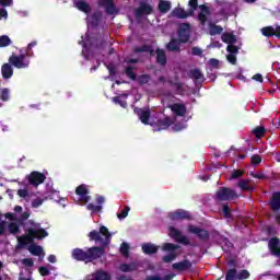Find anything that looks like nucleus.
<instances>
[{
  "label": "nucleus",
  "mask_w": 280,
  "mask_h": 280,
  "mask_svg": "<svg viewBox=\"0 0 280 280\" xmlns=\"http://www.w3.org/2000/svg\"><path fill=\"white\" fill-rule=\"evenodd\" d=\"M135 115H138L141 124H144V126L150 125V117H152V112H150V108L143 109L140 107L133 108Z\"/></svg>",
  "instance_id": "obj_9"
},
{
  "label": "nucleus",
  "mask_w": 280,
  "mask_h": 280,
  "mask_svg": "<svg viewBox=\"0 0 280 280\" xmlns=\"http://www.w3.org/2000/svg\"><path fill=\"white\" fill-rule=\"evenodd\" d=\"M222 213H223V218H225L226 220L233 219V213L231 212V207L229 206V203H224L222 206Z\"/></svg>",
  "instance_id": "obj_36"
},
{
  "label": "nucleus",
  "mask_w": 280,
  "mask_h": 280,
  "mask_svg": "<svg viewBox=\"0 0 280 280\" xmlns=\"http://www.w3.org/2000/svg\"><path fill=\"white\" fill-rule=\"evenodd\" d=\"M1 73H2L3 80H10V78H12V75H14V69H12V66L10 62L2 65Z\"/></svg>",
  "instance_id": "obj_20"
},
{
  "label": "nucleus",
  "mask_w": 280,
  "mask_h": 280,
  "mask_svg": "<svg viewBox=\"0 0 280 280\" xmlns=\"http://www.w3.org/2000/svg\"><path fill=\"white\" fill-rule=\"evenodd\" d=\"M12 45V39L8 35L0 36V47H10Z\"/></svg>",
  "instance_id": "obj_42"
},
{
  "label": "nucleus",
  "mask_w": 280,
  "mask_h": 280,
  "mask_svg": "<svg viewBox=\"0 0 280 280\" xmlns=\"http://www.w3.org/2000/svg\"><path fill=\"white\" fill-rule=\"evenodd\" d=\"M168 231H170V237L175 240V242H177V240L180 237V235H183L180 230H176V228H174V226H170Z\"/></svg>",
  "instance_id": "obj_39"
},
{
  "label": "nucleus",
  "mask_w": 280,
  "mask_h": 280,
  "mask_svg": "<svg viewBox=\"0 0 280 280\" xmlns=\"http://www.w3.org/2000/svg\"><path fill=\"white\" fill-rule=\"evenodd\" d=\"M119 270L121 272H136L139 270V262L121 264Z\"/></svg>",
  "instance_id": "obj_26"
},
{
  "label": "nucleus",
  "mask_w": 280,
  "mask_h": 280,
  "mask_svg": "<svg viewBox=\"0 0 280 280\" xmlns=\"http://www.w3.org/2000/svg\"><path fill=\"white\" fill-rule=\"evenodd\" d=\"M188 5L192 12L198 10V0H189Z\"/></svg>",
  "instance_id": "obj_62"
},
{
  "label": "nucleus",
  "mask_w": 280,
  "mask_h": 280,
  "mask_svg": "<svg viewBox=\"0 0 280 280\" xmlns=\"http://www.w3.org/2000/svg\"><path fill=\"white\" fill-rule=\"evenodd\" d=\"M32 47H36V42H32L27 45L26 47V54H28V56H32Z\"/></svg>",
  "instance_id": "obj_64"
},
{
  "label": "nucleus",
  "mask_w": 280,
  "mask_h": 280,
  "mask_svg": "<svg viewBox=\"0 0 280 280\" xmlns=\"http://www.w3.org/2000/svg\"><path fill=\"white\" fill-rule=\"evenodd\" d=\"M135 54H150V56H154V48L152 46L144 44L142 46H137L133 48Z\"/></svg>",
  "instance_id": "obj_23"
},
{
  "label": "nucleus",
  "mask_w": 280,
  "mask_h": 280,
  "mask_svg": "<svg viewBox=\"0 0 280 280\" xmlns=\"http://www.w3.org/2000/svg\"><path fill=\"white\" fill-rule=\"evenodd\" d=\"M30 52H22L20 55H11L9 57V62L15 69H27L30 67Z\"/></svg>",
  "instance_id": "obj_3"
},
{
  "label": "nucleus",
  "mask_w": 280,
  "mask_h": 280,
  "mask_svg": "<svg viewBox=\"0 0 280 280\" xmlns=\"http://www.w3.org/2000/svg\"><path fill=\"white\" fill-rule=\"evenodd\" d=\"M142 252L144 255H155V253H159V246L152 243H145L142 245Z\"/></svg>",
  "instance_id": "obj_28"
},
{
  "label": "nucleus",
  "mask_w": 280,
  "mask_h": 280,
  "mask_svg": "<svg viewBox=\"0 0 280 280\" xmlns=\"http://www.w3.org/2000/svg\"><path fill=\"white\" fill-rule=\"evenodd\" d=\"M174 121L170 117H165L162 119H158L156 122H152L151 126L153 127L155 132H160V130H167L170 126H172Z\"/></svg>",
  "instance_id": "obj_11"
},
{
  "label": "nucleus",
  "mask_w": 280,
  "mask_h": 280,
  "mask_svg": "<svg viewBox=\"0 0 280 280\" xmlns=\"http://www.w3.org/2000/svg\"><path fill=\"white\" fill-rule=\"evenodd\" d=\"M224 32V28L220 25H217L213 22L209 23V34L210 36H218V34H222Z\"/></svg>",
  "instance_id": "obj_31"
},
{
  "label": "nucleus",
  "mask_w": 280,
  "mask_h": 280,
  "mask_svg": "<svg viewBox=\"0 0 280 280\" xmlns=\"http://www.w3.org/2000/svg\"><path fill=\"white\" fill-rule=\"evenodd\" d=\"M215 198L219 202H231V200H237L240 195L233 188L220 187L215 192Z\"/></svg>",
  "instance_id": "obj_4"
},
{
  "label": "nucleus",
  "mask_w": 280,
  "mask_h": 280,
  "mask_svg": "<svg viewBox=\"0 0 280 280\" xmlns=\"http://www.w3.org/2000/svg\"><path fill=\"white\" fill-rule=\"evenodd\" d=\"M170 220H191V212L183 209H178L175 212L168 214Z\"/></svg>",
  "instance_id": "obj_13"
},
{
  "label": "nucleus",
  "mask_w": 280,
  "mask_h": 280,
  "mask_svg": "<svg viewBox=\"0 0 280 280\" xmlns=\"http://www.w3.org/2000/svg\"><path fill=\"white\" fill-rule=\"evenodd\" d=\"M0 100L1 102H10V89L4 88L1 90Z\"/></svg>",
  "instance_id": "obj_44"
},
{
  "label": "nucleus",
  "mask_w": 280,
  "mask_h": 280,
  "mask_svg": "<svg viewBox=\"0 0 280 280\" xmlns=\"http://www.w3.org/2000/svg\"><path fill=\"white\" fill-rule=\"evenodd\" d=\"M176 19H188V16H194V10L185 11L183 8H177L173 11Z\"/></svg>",
  "instance_id": "obj_22"
},
{
  "label": "nucleus",
  "mask_w": 280,
  "mask_h": 280,
  "mask_svg": "<svg viewBox=\"0 0 280 280\" xmlns=\"http://www.w3.org/2000/svg\"><path fill=\"white\" fill-rule=\"evenodd\" d=\"M194 265L189 261V259H184L179 262H174L172 265L173 270H177V272H187V270H191Z\"/></svg>",
  "instance_id": "obj_15"
},
{
  "label": "nucleus",
  "mask_w": 280,
  "mask_h": 280,
  "mask_svg": "<svg viewBox=\"0 0 280 280\" xmlns=\"http://www.w3.org/2000/svg\"><path fill=\"white\" fill-rule=\"evenodd\" d=\"M155 54L158 65L165 67V65H167V55L165 54V50L156 48Z\"/></svg>",
  "instance_id": "obj_25"
},
{
  "label": "nucleus",
  "mask_w": 280,
  "mask_h": 280,
  "mask_svg": "<svg viewBox=\"0 0 280 280\" xmlns=\"http://www.w3.org/2000/svg\"><path fill=\"white\" fill-rule=\"evenodd\" d=\"M0 4H2L3 8H10L14 5V0H0Z\"/></svg>",
  "instance_id": "obj_60"
},
{
  "label": "nucleus",
  "mask_w": 280,
  "mask_h": 280,
  "mask_svg": "<svg viewBox=\"0 0 280 280\" xmlns=\"http://www.w3.org/2000/svg\"><path fill=\"white\" fill-rule=\"evenodd\" d=\"M125 74L129 80H132L133 82L137 80V73H135V68L132 66H129L125 69Z\"/></svg>",
  "instance_id": "obj_38"
},
{
  "label": "nucleus",
  "mask_w": 280,
  "mask_h": 280,
  "mask_svg": "<svg viewBox=\"0 0 280 280\" xmlns=\"http://www.w3.org/2000/svg\"><path fill=\"white\" fill-rule=\"evenodd\" d=\"M28 252L31 253V255L38 257V255H40V253H43V247H40V245H31L28 247Z\"/></svg>",
  "instance_id": "obj_41"
},
{
  "label": "nucleus",
  "mask_w": 280,
  "mask_h": 280,
  "mask_svg": "<svg viewBox=\"0 0 280 280\" xmlns=\"http://www.w3.org/2000/svg\"><path fill=\"white\" fill-rule=\"evenodd\" d=\"M222 43L226 45H235L237 43V37L233 33H223L221 36Z\"/></svg>",
  "instance_id": "obj_29"
},
{
  "label": "nucleus",
  "mask_w": 280,
  "mask_h": 280,
  "mask_svg": "<svg viewBox=\"0 0 280 280\" xmlns=\"http://www.w3.org/2000/svg\"><path fill=\"white\" fill-rule=\"evenodd\" d=\"M262 36H267V38H270V36H275V27L267 26L261 28Z\"/></svg>",
  "instance_id": "obj_43"
},
{
  "label": "nucleus",
  "mask_w": 280,
  "mask_h": 280,
  "mask_svg": "<svg viewBox=\"0 0 280 280\" xmlns=\"http://www.w3.org/2000/svg\"><path fill=\"white\" fill-rule=\"evenodd\" d=\"M261 155L259 154H254L250 156V165H253L254 167H257V165H261Z\"/></svg>",
  "instance_id": "obj_47"
},
{
  "label": "nucleus",
  "mask_w": 280,
  "mask_h": 280,
  "mask_svg": "<svg viewBox=\"0 0 280 280\" xmlns=\"http://www.w3.org/2000/svg\"><path fill=\"white\" fill-rule=\"evenodd\" d=\"M154 12V9L151 4H148L145 2H140V5L138 9H136V16L139 19L140 16H143V14L150 15Z\"/></svg>",
  "instance_id": "obj_17"
},
{
  "label": "nucleus",
  "mask_w": 280,
  "mask_h": 280,
  "mask_svg": "<svg viewBox=\"0 0 280 280\" xmlns=\"http://www.w3.org/2000/svg\"><path fill=\"white\" fill-rule=\"evenodd\" d=\"M270 209H272V211L280 210V191H276L272 194L270 200Z\"/></svg>",
  "instance_id": "obj_24"
},
{
  "label": "nucleus",
  "mask_w": 280,
  "mask_h": 280,
  "mask_svg": "<svg viewBox=\"0 0 280 280\" xmlns=\"http://www.w3.org/2000/svg\"><path fill=\"white\" fill-rule=\"evenodd\" d=\"M225 280H238L237 279V268L229 269L225 273Z\"/></svg>",
  "instance_id": "obj_40"
},
{
  "label": "nucleus",
  "mask_w": 280,
  "mask_h": 280,
  "mask_svg": "<svg viewBox=\"0 0 280 280\" xmlns=\"http://www.w3.org/2000/svg\"><path fill=\"white\" fill-rule=\"evenodd\" d=\"M38 272L42 277H49V275H51L49 268L43 266L38 268Z\"/></svg>",
  "instance_id": "obj_54"
},
{
  "label": "nucleus",
  "mask_w": 280,
  "mask_h": 280,
  "mask_svg": "<svg viewBox=\"0 0 280 280\" xmlns=\"http://www.w3.org/2000/svg\"><path fill=\"white\" fill-rule=\"evenodd\" d=\"M209 65L213 67V69H218V67H220V60L212 58L210 59Z\"/></svg>",
  "instance_id": "obj_63"
},
{
  "label": "nucleus",
  "mask_w": 280,
  "mask_h": 280,
  "mask_svg": "<svg viewBox=\"0 0 280 280\" xmlns=\"http://www.w3.org/2000/svg\"><path fill=\"white\" fill-rule=\"evenodd\" d=\"M191 55L192 56H199L200 58H202V49L195 46V47L191 48Z\"/></svg>",
  "instance_id": "obj_58"
},
{
  "label": "nucleus",
  "mask_w": 280,
  "mask_h": 280,
  "mask_svg": "<svg viewBox=\"0 0 280 280\" xmlns=\"http://www.w3.org/2000/svg\"><path fill=\"white\" fill-rule=\"evenodd\" d=\"M249 278H250V272L246 269H242L237 273V279L238 280H246V279H249Z\"/></svg>",
  "instance_id": "obj_49"
},
{
  "label": "nucleus",
  "mask_w": 280,
  "mask_h": 280,
  "mask_svg": "<svg viewBox=\"0 0 280 280\" xmlns=\"http://www.w3.org/2000/svg\"><path fill=\"white\" fill-rule=\"evenodd\" d=\"M168 108L177 117H185V115H187V107L183 103H174L173 105H170Z\"/></svg>",
  "instance_id": "obj_16"
},
{
  "label": "nucleus",
  "mask_w": 280,
  "mask_h": 280,
  "mask_svg": "<svg viewBox=\"0 0 280 280\" xmlns=\"http://www.w3.org/2000/svg\"><path fill=\"white\" fill-rule=\"evenodd\" d=\"M226 51L230 54V55H235V54H240V48L233 44H229L228 47H226Z\"/></svg>",
  "instance_id": "obj_52"
},
{
  "label": "nucleus",
  "mask_w": 280,
  "mask_h": 280,
  "mask_svg": "<svg viewBox=\"0 0 280 280\" xmlns=\"http://www.w3.org/2000/svg\"><path fill=\"white\" fill-rule=\"evenodd\" d=\"M88 237H90V242H95L96 244H101V246H93L88 248V250L74 248L72 250V259H75L77 261H85V264L100 259L104 255V248L110 244L113 234H110L108 228L102 225L100 231H91Z\"/></svg>",
  "instance_id": "obj_1"
},
{
  "label": "nucleus",
  "mask_w": 280,
  "mask_h": 280,
  "mask_svg": "<svg viewBox=\"0 0 280 280\" xmlns=\"http://www.w3.org/2000/svg\"><path fill=\"white\" fill-rule=\"evenodd\" d=\"M226 60L231 63V65H237V57L235 55H228L226 56Z\"/></svg>",
  "instance_id": "obj_59"
},
{
  "label": "nucleus",
  "mask_w": 280,
  "mask_h": 280,
  "mask_svg": "<svg viewBox=\"0 0 280 280\" xmlns=\"http://www.w3.org/2000/svg\"><path fill=\"white\" fill-rule=\"evenodd\" d=\"M113 102L114 104H118L119 106H121V108H128V102L121 101V97L119 96L113 97Z\"/></svg>",
  "instance_id": "obj_51"
},
{
  "label": "nucleus",
  "mask_w": 280,
  "mask_h": 280,
  "mask_svg": "<svg viewBox=\"0 0 280 280\" xmlns=\"http://www.w3.org/2000/svg\"><path fill=\"white\" fill-rule=\"evenodd\" d=\"M77 196H80L82 202H85V205L91 200V196H89V188L86 185L81 184L75 188Z\"/></svg>",
  "instance_id": "obj_18"
},
{
  "label": "nucleus",
  "mask_w": 280,
  "mask_h": 280,
  "mask_svg": "<svg viewBox=\"0 0 280 280\" xmlns=\"http://www.w3.org/2000/svg\"><path fill=\"white\" fill-rule=\"evenodd\" d=\"M100 8H104L106 14L113 16V14H117L119 10L115 5L114 0H98Z\"/></svg>",
  "instance_id": "obj_10"
},
{
  "label": "nucleus",
  "mask_w": 280,
  "mask_h": 280,
  "mask_svg": "<svg viewBox=\"0 0 280 280\" xmlns=\"http://www.w3.org/2000/svg\"><path fill=\"white\" fill-rule=\"evenodd\" d=\"M237 186L240 187V189L242 191H254L255 187L249 185V180L248 179H241L237 184Z\"/></svg>",
  "instance_id": "obj_33"
},
{
  "label": "nucleus",
  "mask_w": 280,
  "mask_h": 280,
  "mask_svg": "<svg viewBox=\"0 0 280 280\" xmlns=\"http://www.w3.org/2000/svg\"><path fill=\"white\" fill-rule=\"evenodd\" d=\"M74 7L84 14H91V4H89L86 1H77L74 2Z\"/></svg>",
  "instance_id": "obj_27"
},
{
  "label": "nucleus",
  "mask_w": 280,
  "mask_h": 280,
  "mask_svg": "<svg viewBox=\"0 0 280 280\" xmlns=\"http://www.w3.org/2000/svg\"><path fill=\"white\" fill-rule=\"evenodd\" d=\"M43 202H45V200H43L42 198L34 199L32 201L33 209H38V207H40L43 205Z\"/></svg>",
  "instance_id": "obj_56"
},
{
  "label": "nucleus",
  "mask_w": 280,
  "mask_h": 280,
  "mask_svg": "<svg viewBox=\"0 0 280 280\" xmlns=\"http://www.w3.org/2000/svg\"><path fill=\"white\" fill-rule=\"evenodd\" d=\"M120 254L122 255V257L130 256V245H128V243H122L120 245Z\"/></svg>",
  "instance_id": "obj_46"
},
{
  "label": "nucleus",
  "mask_w": 280,
  "mask_h": 280,
  "mask_svg": "<svg viewBox=\"0 0 280 280\" xmlns=\"http://www.w3.org/2000/svg\"><path fill=\"white\" fill-rule=\"evenodd\" d=\"M174 277H176V275H174V273H168V275L164 276L163 278H161V276H149V277H147L145 280H174Z\"/></svg>",
  "instance_id": "obj_37"
},
{
  "label": "nucleus",
  "mask_w": 280,
  "mask_h": 280,
  "mask_svg": "<svg viewBox=\"0 0 280 280\" xmlns=\"http://www.w3.org/2000/svg\"><path fill=\"white\" fill-rule=\"evenodd\" d=\"M130 212V207H125L124 210L120 211V213L117 214L118 220H124V218H128V213Z\"/></svg>",
  "instance_id": "obj_53"
},
{
  "label": "nucleus",
  "mask_w": 280,
  "mask_h": 280,
  "mask_svg": "<svg viewBox=\"0 0 280 280\" xmlns=\"http://www.w3.org/2000/svg\"><path fill=\"white\" fill-rule=\"evenodd\" d=\"M187 231L190 235H196V237L199 238V242H209V240H211V232L207 229L189 224Z\"/></svg>",
  "instance_id": "obj_5"
},
{
  "label": "nucleus",
  "mask_w": 280,
  "mask_h": 280,
  "mask_svg": "<svg viewBox=\"0 0 280 280\" xmlns=\"http://www.w3.org/2000/svg\"><path fill=\"white\" fill-rule=\"evenodd\" d=\"M178 40L183 44L189 43L191 38V24L182 23L177 30Z\"/></svg>",
  "instance_id": "obj_6"
},
{
  "label": "nucleus",
  "mask_w": 280,
  "mask_h": 280,
  "mask_svg": "<svg viewBox=\"0 0 280 280\" xmlns=\"http://www.w3.org/2000/svg\"><path fill=\"white\" fill-rule=\"evenodd\" d=\"M199 8L201 12L197 14V21H199L201 27H205L208 21L207 14H209V7L201 4Z\"/></svg>",
  "instance_id": "obj_19"
},
{
  "label": "nucleus",
  "mask_w": 280,
  "mask_h": 280,
  "mask_svg": "<svg viewBox=\"0 0 280 280\" xmlns=\"http://www.w3.org/2000/svg\"><path fill=\"white\" fill-rule=\"evenodd\" d=\"M150 80H152L150 74H141L138 77V83L140 84V86H143V84H148Z\"/></svg>",
  "instance_id": "obj_48"
},
{
  "label": "nucleus",
  "mask_w": 280,
  "mask_h": 280,
  "mask_svg": "<svg viewBox=\"0 0 280 280\" xmlns=\"http://www.w3.org/2000/svg\"><path fill=\"white\" fill-rule=\"evenodd\" d=\"M269 253L273 257H280V240L277 236H273L268 242Z\"/></svg>",
  "instance_id": "obj_12"
},
{
  "label": "nucleus",
  "mask_w": 280,
  "mask_h": 280,
  "mask_svg": "<svg viewBox=\"0 0 280 280\" xmlns=\"http://www.w3.org/2000/svg\"><path fill=\"white\" fill-rule=\"evenodd\" d=\"M180 40L176 38H172L170 43L166 45V49L168 51H174L175 54H180Z\"/></svg>",
  "instance_id": "obj_21"
},
{
  "label": "nucleus",
  "mask_w": 280,
  "mask_h": 280,
  "mask_svg": "<svg viewBox=\"0 0 280 280\" xmlns=\"http://www.w3.org/2000/svg\"><path fill=\"white\" fill-rule=\"evenodd\" d=\"M18 196H20V198H27V196H30V191L27 189H19Z\"/></svg>",
  "instance_id": "obj_61"
},
{
  "label": "nucleus",
  "mask_w": 280,
  "mask_h": 280,
  "mask_svg": "<svg viewBox=\"0 0 280 280\" xmlns=\"http://www.w3.org/2000/svg\"><path fill=\"white\" fill-rule=\"evenodd\" d=\"M23 266H25L26 268H32V266H34V260L32 258H24L22 260Z\"/></svg>",
  "instance_id": "obj_57"
},
{
  "label": "nucleus",
  "mask_w": 280,
  "mask_h": 280,
  "mask_svg": "<svg viewBox=\"0 0 280 280\" xmlns=\"http://www.w3.org/2000/svg\"><path fill=\"white\" fill-rule=\"evenodd\" d=\"M177 242H178V244H183L184 246H191L192 248H196V246H198V244L191 243L189 241V237H187L183 234L177 238Z\"/></svg>",
  "instance_id": "obj_34"
},
{
  "label": "nucleus",
  "mask_w": 280,
  "mask_h": 280,
  "mask_svg": "<svg viewBox=\"0 0 280 280\" xmlns=\"http://www.w3.org/2000/svg\"><path fill=\"white\" fill-rule=\"evenodd\" d=\"M9 229V232L12 234V235H18V233H21V228L19 226V224L14 223V222H11L8 226Z\"/></svg>",
  "instance_id": "obj_45"
},
{
  "label": "nucleus",
  "mask_w": 280,
  "mask_h": 280,
  "mask_svg": "<svg viewBox=\"0 0 280 280\" xmlns=\"http://www.w3.org/2000/svg\"><path fill=\"white\" fill-rule=\"evenodd\" d=\"M158 10L162 14H167V12L172 10V2H170L167 0H160V2L158 4Z\"/></svg>",
  "instance_id": "obj_30"
},
{
  "label": "nucleus",
  "mask_w": 280,
  "mask_h": 280,
  "mask_svg": "<svg viewBox=\"0 0 280 280\" xmlns=\"http://www.w3.org/2000/svg\"><path fill=\"white\" fill-rule=\"evenodd\" d=\"M162 248L163 250L170 253L168 255L163 256L162 261H164V264H172V261L176 259V253L174 250H178V245L165 243Z\"/></svg>",
  "instance_id": "obj_7"
},
{
  "label": "nucleus",
  "mask_w": 280,
  "mask_h": 280,
  "mask_svg": "<svg viewBox=\"0 0 280 280\" xmlns=\"http://www.w3.org/2000/svg\"><path fill=\"white\" fill-rule=\"evenodd\" d=\"M243 176H244V171L236 170V171H233L231 178L237 179V178H242Z\"/></svg>",
  "instance_id": "obj_55"
},
{
  "label": "nucleus",
  "mask_w": 280,
  "mask_h": 280,
  "mask_svg": "<svg viewBox=\"0 0 280 280\" xmlns=\"http://www.w3.org/2000/svg\"><path fill=\"white\" fill-rule=\"evenodd\" d=\"M252 135H255L256 139H261V137H264V135H266V128L264 126L255 127L252 130Z\"/></svg>",
  "instance_id": "obj_35"
},
{
  "label": "nucleus",
  "mask_w": 280,
  "mask_h": 280,
  "mask_svg": "<svg viewBox=\"0 0 280 280\" xmlns=\"http://www.w3.org/2000/svg\"><path fill=\"white\" fill-rule=\"evenodd\" d=\"M102 16L103 14L101 11H95L94 13H92L86 18L88 25L90 27H98L100 23H102Z\"/></svg>",
  "instance_id": "obj_14"
},
{
  "label": "nucleus",
  "mask_w": 280,
  "mask_h": 280,
  "mask_svg": "<svg viewBox=\"0 0 280 280\" xmlns=\"http://www.w3.org/2000/svg\"><path fill=\"white\" fill-rule=\"evenodd\" d=\"M88 211H92V213H100L102 211L103 207L102 206H95L94 203H89L86 206Z\"/></svg>",
  "instance_id": "obj_50"
},
{
  "label": "nucleus",
  "mask_w": 280,
  "mask_h": 280,
  "mask_svg": "<svg viewBox=\"0 0 280 280\" xmlns=\"http://www.w3.org/2000/svg\"><path fill=\"white\" fill-rule=\"evenodd\" d=\"M190 78H192L196 82H205V74H202V71L200 69H192L189 71Z\"/></svg>",
  "instance_id": "obj_32"
},
{
  "label": "nucleus",
  "mask_w": 280,
  "mask_h": 280,
  "mask_svg": "<svg viewBox=\"0 0 280 280\" xmlns=\"http://www.w3.org/2000/svg\"><path fill=\"white\" fill-rule=\"evenodd\" d=\"M27 180H28L30 185H32L33 187H38V185H43V183H45V180H47V176H45V174H43L38 171H33L27 176Z\"/></svg>",
  "instance_id": "obj_8"
},
{
  "label": "nucleus",
  "mask_w": 280,
  "mask_h": 280,
  "mask_svg": "<svg viewBox=\"0 0 280 280\" xmlns=\"http://www.w3.org/2000/svg\"><path fill=\"white\" fill-rule=\"evenodd\" d=\"M28 224L33 228L26 229V234L19 237L20 245L27 246V244H32L35 240H45V237L49 236L47 230L40 228V223L34 222V220H28Z\"/></svg>",
  "instance_id": "obj_2"
}]
</instances>
